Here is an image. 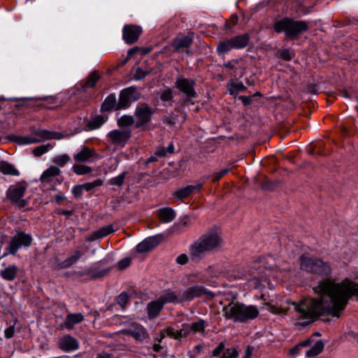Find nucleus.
<instances>
[{
	"instance_id": "1",
	"label": "nucleus",
	"mask_w": 358,
	"mask_h": 358,
	"mask_svg": "<svg viewBox=\"0 0 358 358\" xmlns=\"http://www.w3.org/2000/svg\"><path fill=\"white\" fill-rule=\"evenodd\" d=\"M313 290L318 297L306 298L299 303H292L297 319L303 325L309 324L325 314L339 317L350 299L352 296L358 298V284L348 278L340 282L324 280Z\"/></svg>"
},
{
	"instance_id": "2",
	"label": "nucleus",
	"mask_w": 358,
	"mask_h": 358,
	"mask_svg": "<svg viewBox=\"0 0 358 358\" xmlns=\"http://www.w3.org/2000/svg\"><path fill=\"white\" fill-rule=\"evenodd\" d=\"M252 269L256 271L252 273V277L248 280L250 285L255 289H261L266 285H269V276L274 279L283 280L286 275L285 269L275 267V260L273 257H262L255 261Z\"/></svg>"
},
{
	"instance_id": "3",
	"label": "nucleus",
	"mask_w": 358,
	"mask_h": 358,
	"mask_svg": "<svg viewBox=\"0 0 358 358\" xmlns=\"http://www.w3.org/2000/svg\"><path fill=\"white\" fill-rule=\"evenodd\" d=\"M223 245L220 229L217 227L210 228L206 233L194 242L189 248L190 259L199 262L206 252H217Z\"/></svg>"
},
{
	"instance_id": "4",
	"label": "nucleus",
	"mask_w": 358,
	"mask_h": 358,
	"mask_svg": "<svg viewBox=\"0 0 358 358\" xmlns=\"http://www.w3.org/2000/svg\"><path fill=\"white\" fill-rule=\"evenodd\" d=\"M222 315L227 320L234 323H245L256 319L259 311L256 306L232 301L222 308Z\"/></svg>"
},
{
	"instance_id": "5",
	"label": "nucleus",
	"mask_w": 358,
	"mask_h": 358,
	"mask_svg": "<svg viewBox=\"0 0 358 358\" xmlns=\"http://www.w3.org/2000/svg\"><path fill=\"white\" fill-rule=\"evenodd\" d=\"M273 28L277 33L283 31L288 38H294L308 29V24L305 21H294L290 18H284L276 21Z\"/></svg>"
},
{
	"instance_id": "6",
	"label": "nucleus",
	"mask_w": 358,
	"mask_h": 358,
	"mask_svg": "<svg viewBox=\"0 0 358 358\" xmlns=\"http://www.w3.org/2000/svg\"><path fill=\"white\" fill-rule=\"evenodd\" d=\"M25 181H20L9 186L6 192V199L13 205L22 208L28 205L27 199L24 196L27 189Z\"/></svg>"
},
{
	"instance_id": "7",
	"label": "nucleus",
	"mask_w": 358,
	"mask_h": 358,
	"mask_svg": "<svg viewBox=\"0 0 358 358\" xmlns=\"http://www.w3.org/2000/svg\"><path fill=\"white\" fill-rule=\"evenodd\" d=\"M301 268L310 273L328 275L331 273V266L320 259H312L301 256L300 258Z\"/></svg>"
},
{
	"instance_id": "8",
	"label": "nucleus",
	"mask_w": 358,
	"mask_h": 358,
	"mask_svg": "<svg viewBox=\"0 0 358 358\" xmlns=\"http://www.w3.org/2000/svg\"><path fill=\"white\" fill-rule=\"evenodd\" d=\"M131 136V133L129 129H113L108 133L106 138L114 150H116L124 147Z\"/></svg>"
},
{
	"instance_id": "9",
	"label": "nucleus",
	"mask_w": 358,
	"mask_h": 358,
	"mask_svg": "<svg viewBox=\"0 0 358 358\" xmlns=\"http://www.w3.org/2000/svg\"><path fill=\"white\" fill-rule=\"evenodd\" d=\"M32 238L22 231L17 232L10 240L8 245V253L15 255L21 247L28 248L31 245Z\"/></svg>"
},
{
	"instance_id": "10",
	"label": "nucleus",
	"mask_w": 358,
	"mask_h": 358,
	"mask_svg": "<svg viewBox=\"0 0 358 358\" xmlns=\"http://www.w3.org/2000/svg\"><path fill=\"white\" fill-rule=\"evenodd\" d=\"M36 135L41 139L35 137L22 138L20 143L22 144L36 143L41 140H61L64 137V135L61 132L48 130L39 131L37 132Z\"/></svg>"
},
{
	"instance_id": "11",
	"label": "nucleus",
	"mask_w": 358,
	"mask_h": 358,
	"mask_svg": "<svg viewBox=\"0 0 358 358\" xmlns=\"http://www.w3.org/2000/svg\"><path fill=\"white\" fill-rule=\"evenodd\" d=\"M138 99V93L135 87H128L121 91L117 109L125 108L131 102Z\"/></svg>"
},
{
	"instance_id": "12",
	"label": "nucleus",
	"mask_w": 358,
	"mask_h": 358,
	"mask_svg": "<svg viewBox=\"0 0 358 358\" xmlns=\"http://www.w3.org/2000/svg\"><path fill=\"white\" fill-rule=\"evenodd\" d=\"M142 33V28L135 24H126L122 29V38L127 44L137 41Z\"/></svg>"
},
{
	"instance_id": "13",
	"label": "nucleus",
	"mask_w": 358,
	"mask_h": 358,
	"mask_svg": "<svg viewBox=\"0 0 358 358\" xmlns=\"http://www.w3.org/2000/svg\"><path fill=\"white\" fill-rule=\"evenodd\" d=\"M99 158L94 150L83 146L82 149L73 155L76 163L93 162Z\"/></svg>"
},
{
	"instance_id": "14",
	"label": "nucleus",
	"mask_w": 358,
	"mask_h": 358,
	"mask_svg": "<svg viewBox=\"0 0 358 358\" xmlns=\"http://www.w3.org/2000/svg\"><path fill=\"white\" fill-rule=\"evenodd\" d=\"M152 115V110L148 105H141L136 108L135 115L137 118L136 127H141L148 122Z\"/></svg>"
},
{
	"instance_id": "15",
	"label": "nucleus",
	"mask_w": 358,
	"mask_h": 358,
	"mask_svg": "<svg viewBox=\"0 0 358 358\" xmlns=\"http://www.w3.org/2000/svg\"><path fill=\"white\" fill-rule=\"evenodd\" d=\"M161 241V235L147 238L137 245L136 250L141 253L148 252L157 246Z\"/></svg>"
},
{
	"instance_id": "16",
	"label": "nucleus",
	"mask_w": 358,
	"mask_h": 358,
	"mask_svg": "<svg viewBox=\"0 0 358 358\" xmlns=\"http://www.w3.org/2000/svg\"><path fill=\"white\" fill-rule=\"evenodd\" d=\"M203 295L213 296L212 293L208 291L204 287L196 285L187 288L182 294V298L185 300H191L195 297Z\"/></svg>"
},
{
	"instance_id": "17",
	"label": "nucleus",
	"mask_w": 358,
	"mask_h": 358,
	"mask_svg": "<svg viewBox=\"0 0 358 358\" xmlns=\"http://www.w3.org/2000/svg\"><path fill=\"white\" fill-rule=\"evenodd\" d=\"M192 43V37L191 36H185L180 34L177 36L172 42V46L176 51L187 50Z\"/></svg>"
},
{
	"instance_id": "18",
	"label": "nucleus",
	"mask_w": 358,
	"mask_h": 358,
	"mask_svg": "<svg viewBox=\"0 0 358 358\" xmlns=\"http://www.w3.org/2000/svg\"><path fill=\"white\" fill-rule=\"evenodd\" d=\"M59 348L64 351H72L78 349L79 344L77 340L69 335L62 337L59 342Z\"/></svg>"
},
{
	"instance_id": "19",
	"label": "nucleus",
	"mask_w": 358,
	"mask_h": 358,
	"mask_svg": "<svg viewBox=\"0 0 358 358\" xmlns=\"http://www.w3.org/2000/svg\"><path fill=\"white\" fill-rule=\"evenodd\" d=\"M184 331H185V329H183L182 327L180 330H175L173 327H168L161 331L159 342H162V339L164 338L166 336L175 339H180L182 337H186L187 336V332Z\"/></svg>"
},
{
	"instance_id": "20",
	"label": "nucleus",
	"mask_w": 358,
	"mask_h": 358,
	"mask_svg": "<svg viewBox=\"0 0 358 358\" xmlns=\"http://www.w3.org/2000/svg\"><path fill=\"white\" fill-rule=\"evenodd\" d=\"M83 252L80 250H75L71 256L57 264V269H64L71 267L76 264L83 256Z\"/></svg>"
},
{
	"instance_id": "21",
	"label": "nucleus",
	"mask_w": 358,
	"mask_h": 358,
	"mask_svg": "<svg viewBox=\"0 0 358 358\" xmlns=\"http://www.w3.org/2000/svg\"><path fill=\"white\" fill-rule=\"evenodd\" d=\"M202 187V183H198L194 185H187L183 188L178 189L174 193V196L178 199H182L189 196L193 192H199Z\"/></svg>"
},
{
	"instance_id": "22",
	"label": "nucleus",
	"mask_w": 358,
	"mask_h": 358,
	"mask_svg": "<svg viewBox=\"0 0 358 358\" xmlns=\"http://www.w3.org/2000/svg\"><path fill=\"white\" fill-rule=\"evenodd\" d=\"M60 173L61 171L59 168L55 166H51L43 171L41 176L40 180L43 184H48L52 182L55 177L58 176Z\"/></svg>"
},
{
	"instance_id": "23",
	"label": "nucleus",
	"mask_w": 358,
	"mask_h": 358,
	"mask_svg": "<svg viewBox=\"0 0 358 358\" xmlns=\"http://www.w3.org/2000/svg\"><path fill=\"white\" fill-rule=\"evenodd\" d=\"M177 87L185 94L189 97H194L195 92L193 89V83L185 78L179 79L176 82Z\"/></svg>"
},
{
	"instance_id": "24",
	"label": "nucleus",
	"mask_w": 358,
	"mask_h": 358,
	"mask_svg": "<svg viewBox=\"0 0 358 358\" xmlns=\"http://www.w3.org/2000/svg\"><path fill=\"white\" fill-rule=\"evenodd\" d=\"M157 217L164 223L172 222L176 217L175 210L170 207L162 208L157 210Z\"/></svg>"
},
{
	"instance_id": "25",
	"label": "nucleus",
	"mask_w": 358,
	"mask_h": 358,
	"mask_svg": "<svg viewBox=\"0 0 358 358\" xmlns=\"http://www.w3.org/2000/svg\"><path fill=\"white\" fill-rule=\"evenodd\" d=\"M84 320V316L81 313H69L66 317L63 326L68 329H72L73 327Z\"/></svg>"
},
{
	"instance_id": "26",
	"label": "nucleus",
	"mask_w": 358,
	"mask_h": 358,
	"mask_svg": "<svg viewBox=\"0 0 358 358\" xmlns=\"http://www.w3.org/2000/svg\"><path fill=\"white\" fill-rule=\"evenodd\" d=\"M18 267L15 265H10L0 271L1 277L7 281H13L18 273Z\"/></svg>"
},
{
	"instance_id": "27",
	"label": "nucleus",
	"mask_w": 358,
	"mask_h": 358,
	"mask_svg": "<svg viewBox=\"0 0 358 358\" xmlns=\"http://www.w3.org/2000/svg\"><path fill=\"white\" fill-rule=\"evenodd\" d=\"M249 35L244 34L242 35L236 36L230 38L235 49H241L245 48L249 41Z\"/></svg>"
},
{
	"instance_id": "28",
	"label": "nucleus",
	"mask_w": 358,
	"mask_h": 358,
	"mask_svg": "<svg viewBox=\"0 0 358 358\" xmlns=\"http://www.w3.org/2000/svg\"><path fill=\"white\" fill-rule=\"evenodd\" d=\"M159 299L163 306L168 303H175L179 302L178 294L171 290L166 291Z\"/></svg>"
},
{
	"instance_id": "29",
	"label": "nucleus",
	"mask_w": 358,
	"mask_h": 358,
	"mask_svg": "<svg viewBox=\"0 0 358 358\" xmlns=\"http://www.w3.org/2000/svg\"><path fill=\"white\" fill-rule=\"evenodd\" d=\"M130 334L136 340L143 341L148 336L145 329L140 325H134L129 330Z\"/></svg>"
},
{
	"instance_id": "30",
	"label": "nucleus",
	"mask_w": 358,
	"mask_h": 358,
	"mask_svg": "<svg viewBox=\"0 0 358 358\" xmlns=\"http://www.w3.org/2000/svg\"><path fill=\"white\" fill-rule=\"evenodd\" d=\"M163 307L162 303L160 301L159 299L157 301H152L148 304V313L150 317H155L158 315L160 310Z\"/></svg>"
},
{
	"instance_id": "31",
	"label": "nucleus",
	"mask_w": 358,
	"mask_h": 358,
	"mask_svg": "<svg viewBox=\"0 0 358 358\" xmlns=\"http://www.w3.org/2000/svg\"><path fill=\"white\" fill-rule=\"evenodd\" d=\"M0 171L4 175H10V176H19V171L15 169V167L5 161H2L0 162Z\"/></svg>"
},
{
	"instance_id": "32",
	"label": "nucleus",
	"mask_w": 358,
	"mask_h": 358,
	"mask_svg": "<svg viewBox=\"0 0 358 358\" xmlns=\"http://www.w3.org/2000/svg\"><path fill=\"white\" fill-rule=\"evenodd\" d=\"M182 327L183 329H185V331L187 332V335L190 332L195 334L196 332H203L204 331V323L202 320L194 322L192 324H183Z\"/></svg>"
},
{
	"instance_id": "33",
	"label": "nucleus",
	"mask_w": 358,
	"mask_h": 358,
	"mask_svg": "<svg viewBox=\"0 0 358 358\" xmlns=\"http://www.w3.org/2000/svg\"><path fill=\"white\" fill-rule=\"evenodd\" d=\"M113 227L112 225H108L103 228H101L98 231H95L92 235L90 241H94L97 238H101L108 236V234L113 232Z\"/></svg>"
},
{
	"instance_id": "34",
	"label": "nucleus",
	"mask_w": 358,
	"mask_h": 358,
	"mask_svg": "<svg viewBox=\"0 0 358 358\" xmlns=\"http://www.w3.org/2000/svg\"><path fill=\"white\" fill-rule=\"evenodd\" d=\"M232 49L235 48L230 39L220 41L217 46V52L218 55L225 54Z\"/></svg>"
},
{
	"instance_id": "35",
	"label": "nucleus",
	"mask_w": 358,
	"mask_h": 358,
	"mask_svg": "<svg viewBox=\"0 0 358 358\" xmlns=\"http://www.w3.org/2000/svg\"><path fill=\"white\" fill-rule=\"evenodd\" d=\"M324 349V343L321 341H317L313 346L306 352V355L308 357H315L319 355Z\"/></svg>"
},
{
	"instance_id": "36",
	"label": "nucleus",
	"mask_w": 358,
	"mask_h": 358,
	"mask_svg": "<svg viewBox=\"0 0 358 358\" xmlns=\"http://www.w3.org/2000/svg\"><path fill=\"white\" fill-rule=\"evenodd\" d=\"M116 106V99L115 95H109L104 100L101 106V110L108 111L115 108Z\"/></svg>"
},
{
	"instance_id": "37",
	"label": "nucleus",
	"mask_w": 358,
	"mask_h": 358,
	"mask_svg": "<svg viewBox=\"0 0 358 358\" xmlns=\"http://www.w3.org/2000/svg\"><path fill=\"white\" fill-rule=\"evenodd\" d=\"M73 171L78 176L87 174L92 172V168L90 166L76 164L72 166Z\"/></svg>"
},
{
	"instance_id": "38",
	"label": "nucleus",
	"mask_w": 358,
	"mask_h": 358,
	"mask_svg": "<svg viewBox=\"0 0 358 358\" xmlns=\"http://www.w3.org/2000/svg\"><path fill=\"white\" fill-rule=\"evenodd\" d=\"M245 87L241 82L231 83L228 85V90L231 94H236L245 90Z\"/></svg>"
},
{
	"instance_id": "39",
	"label": "nucleus",
	"mask_w": 358,
	"mask_h": 358,
	"mask_svg": "<svg viewBox=\"0 0 358 358\" xmlns=\"http://www.w3.org/2000/svg\"><path fill=\"white\" fill-rule=\"evenodd\" d=\"M106 121V119L103 116H96L93 118L89 123L88 127L90 129H96Z\"/></svg>"
},
{
	"instance_id": "40",
	"label": "nucleus",
	"mask_w": 358,
	"mask_h": 358,
	"mask_svg": "<svg viewBox=\"0 0 358 358\" xmlns=\"http://www.w3.org/2000/svg\"><path fill=\"white\" fill-rule=\"evenodd\" d=\"M53 148L50 143L39 145L33 150V154L36 157H40Z\"/></svg>"
},
{
	"instance_id": "41",
	"label": "nucleus",
	"mask_w": 358,
	"mask_h": 358,
	"mask_svg": "<svg viewBox=\"0 0 358 358\" xmlns=\"http://www.w3.org/2000/svg\"><path fill=\"white\" fill-rule=\"evenodd\" d=\"M265 305L267 306V310L273 314H287V310L286 308H280L275 305L271 304V303H266Z\"/></svg>"
},
{
	"instance_id": "42",
	"label": "nucleus",
	"mask_w": 358,
	"mask_h": 358,
	"mask_svg": "<svg viewBox=\"0 0 358 358\" xmlns=\"http://www.w3.org/2000/svg\"><path fill=\"white\" fill-rule=\"evenodd\" d=\"M134 122V117L131 115H123L117 120L119 127H127L133 124Z\"/></svg>"
},
{
	"instance_id": "43",
	"label": "nucleus",
	"mask_w": 358,
	"mask_h": 358,
	"mask_svg": "<svg viewBox=\"0 0 358 358\" xmlns=\"http://www.w3.org/2000/svg\"><path fill=\"white\" fill-rule=\"evenodd\" d=\"M70 161V157L66 154L60 155L53 158V163L59 166H64Z\"/></svg>"
},
{
	"instance_id": "44",
	"label": "nucleus",
	"mask_w": 358,
	"mask_h": 358,
	"mask_svg": "<svg viewBox=\"0 0 358 358\" xmlns=\"http://www.w3.org/2000/svg\"><path fill=\"white\" fill-rule=\"evenodd\" d=\"M126 176V172H123L119 176L112 178L108 181V184L110 185L118 186L120 187L123 185L124 180Z\"/></svg>"
},
{
	"instance_id": "45",
	"label": "nucleus",
	"mask_w": 358,
	"mask_h": 358,
	"mask_svg": "<svg viewBox=\"0 0 358 358\" xmlns=\"http://www.w3.org/2000/svg\"><path fill=\"white\" fill-rule=\"evenodd\" d=\"M103 185V181L101 179H96L91 182H87L83 185L84 190L90 191L97 187H100Z\"/></svg>"
},
{
	"instance_id": "46",
	"label": "nucleus",
	"mask_w": 358,
	"mask_h": 358,
	"mask_svg": "<svg viewBox=\"0 0 358 358\" xmlns=\"http://www.w3.org/2000/svg\"><path fill=\"white\" fill-rule=\"evenodd\" d=\"M99 79V76L96 72L92 73L87 78V80L85 83V86L87 87H94L98 80Z\"/></svg>"
},
{
	"instance_id": "47",
	"label": "nucleus",
	"mask_w": 358,
	"mask_h": 358,
	"mask_svg": "<svg viewBox=\"0 0 358 358\" xmlns=\"http://www.w3.org/2000/svg\"><path fill=\"white\" fill-rule=\"evenodd\" d=\"M229 172L228 169H224L219 172L215 173L212 178V181L215 182L218 181L220 178H222L224 175H226Z\"/></svg>"
},
{
	"instance_id": "48",
	"label": "nucleus",
	"mask_w": 358,
	"mask_h": 358,
	"mask_svg": "<svg viewBox=\"0 0 358 358\" xmlns=\"http://www.w3.org/2000/svg\"><path fill=\"white\" fill-rule=\"evenodd\" d=\"M160 98L164 101H170L173 98L172 91L169 89L164 90L162 93Z\"/></svg>"
},
{
	"instance_id": "49",
	"label": "nucleus",
	"mask_w": 358,
	"mask_h": 358,
	"mask_svg": "<svg viewBox=\"0 0 358 358\" xmlns=\"http://www.w3.org/2000/svg\"><path fill=\"white\" fill-rule=\"evenodd\" d=\"M189 257L186 254H180L176 258V262L180 265H185L188 262Z\"/></svg>"
},
{
	"instance_id": "50",
	"label": "nucleus",
	"mask_w": 358,
	"mask_h": 358,
	"mask_svg": "<svg viewBox=\"0 0 358 358\" xmlns=\"http://www.w3.org/2000/svg\"><path fill=\"white\" fill-rule=\"evenodd\" d=\"M238 352L235 349L227 350L223 355L222 358H236Z\"/></svg>"
},
{
	"instance_id": "51",
	"label": "nucleus",
	"mask_w": 358,
	"mask_h": 358,
	"mask_svg": "<svg viewBox=\"0 0 358 358\" xmlns=\"http://www.w3.org/2000/svg\"><path fill=\"white\" fill-rule=\"evenodd\" d=\"M128 300V296L125 293H122L117 298V303L122 306L124 307Z\"/></svg>"
},
{
	"instance_id": "52",
	"label": "nucleus",
	"mask_w": 358,
	"mask_h": 358,
	"mask_svg": "<svg viewBox=\"0 0 358 358\" xmlns=\"http://www.w3.org/2000/svg\"><path fill=\"white\" fill-rule=\"evenodd\" d=\"M225 66L231 69H234L235 71H236L239 67V62L237 60H232L226 64ZM235 73L237 74L238 73L235 72Z\"/></svg>"
},
{
	"instance_id": "53",
	"label": "nucleus",
	"mask_w": 358,
	"mask_h": 358,
	"mask_svg": "<svg viewBox=\"0 0 358 358\" xmlns=\"http://www.w3.org/2000/svg\"><path fill=\"white\" fill-rule=\"evenodd\" d=\"M131 263V259L129 258H124L120 260L118 264V268L120 269H124L127 268Z\"/></svg>"
},
{
	"instance_id": "54",
	"label": "nucleus",
	"mask_w": 358,
	"mask_h": 358,
	"mask_svg": "<svg viewBox=\"0 0 358 358\" xmlns=\"http://www.w3.org/2000/svg\"><path fill=\"white\" fill-rule=\"evenodd\" d=\"M84 190V187H83V185L75 186L73 189V193L76 196H80L82 194L83 191Z\"/></svg>"
},
{
	"instance_id": "55",
	"label": "nucleus",
	"mask_w": 358,
	"mask_h": 358,
	"mask_svg": "<svg viewBox=\"0 0 358 358\" xmlns=\"http://www.w3.org/2000/svg\"><path fill=\"white\" fill-rule=\"evenodd\" d=\"M224 345L223 343H220L219 345L213 351V356L217 357L223 351Z\"/></svg>"
},
{
	"instance_id": "56",
	"label": "nucleus",
	"mask_w": 358,
	"mask_h": 358,
	"mask_svg": "<svg viewBox=\"0 0 358 358\" xmlns=\"http://www.w3.org/2000/svg\"><path fill=\"white\" fill-rule=\"evenodd\" d=\"M4 334H5L6 338H12L14 335V327H10L7 328L4 331Z\"/></svg>"
},
{
	"instance_id": "57",
	"label": "nucleus",
	"mask_w": 358,
	"mask_h": 358,
	"mask_svg": "<svg viewBox=\"0 0 358 358\" xmlns=\"http://www.w3.org/2000/svg\"><path fill=\"white\" fill-rule=\"evenodd\" d=\"M310 11V8H308L304 6H300L297 10V12L301 15H306Z\"/></svg>"
},
{
	"instance_id": "58",
	"label": "nucleus",
	"mask_w": 358,
	"mask_h": 358,
	"mask_svg": "<svg viewBox=\"0 0 358 358\" xmlns=\"http://www.w3.org/2000/svg\"><path fill=\"white\" fill-rule=\"evenodd\" d=\"M166 155V151L164 148H158L155 152V155L161 157H164Z\"/></svg>"
},
{
	"instance_id": "59",
	"label": "nucleus",
	"mask_w": 358,
	"mask_h": 358,
	"mask_svg": "<svg viewBox=\"0 0 358 358\" xmlns=\"http://www.w3.org/2000/svg\"><path fill=\"white\" fill-rule=\"evenodd\" d=\"M282 57L287 60H289L292 58L291 53L287 50H283L282 52Z\"/></svg>"
},
{
	"instance_id": "60",
	"label": "nucleus",
	"mask_w": 358,
	"mask_h": 358,
	"mask_svg": "<svg viewBox=\"0 0 358 358\" xmlns=\"http://www.w3.org/2000/svg\"><path fill=\"white\" fill-rule=\"evenodd\" d=\"M147 74V73L145 72H143L142 70L141 69H138L136 70V79H141L143 78L145 75Z\"/></svg>"
},
{
	"instance_id": "61",
	"label": "nucleus",
	"mask_w": 358,
	"mask_h": 358,
	"mask_svg": "<svg viewBox=\"0 0 358 358\" xmlns=\"http://www.w3.org/2000/svg\"><path fill=\"white\" fill-rule=\"evenodd\" d=\"M310 343V340L308 339V340H306L301 343H300L298 345H297V348H302V347H306L308 345H309Z\"/></svg>"
},
{
	"instance_id": "62",
	"label": "nucleus",
	"mask_w": 358,
	"mask_h": 358,
	"mask_svg": "<svg viewBox=\"0 0 358 358\" xmlns=\"http://www.w3.org/2000/svg\"><path fill=\"white\" fill-rule=\"evenodd\" d=\"M252 348H250L248 346L245 350V355L244 358H250L252 355Z\"/></svg>"
},
{
	"instance_id": "63",
	"label": "nucleus",
	"mask_w": 358,
	"mask_h": 358,
	"mask_svg": "<svg viewBox=\"0 0 358 358\" xmlns=\"http://www.w3.org/2000/svg\"><path fill=\"white\" fill-rule=\"evenodd\" d=\"M166 149V153H173L174 152V147L172 143H171Z\"/></svg>"
},
{
	"instance_id": "64",
	"label": "nucleus",
	"mask_w": 358,
	"mask_h": 358,
	"mask_svg": "<svg viewBox=\"0 0 358 358\" xmlns=\"http://www.w3.org/2000/svg\"><path fill=\"white\" fill-rule=\"evenodd\" d=\"M55 201L57 202V203H60L61 201H62L63 200H64V196H62V195H56L55 196Z\"/></svg>"
}]
</instances>
